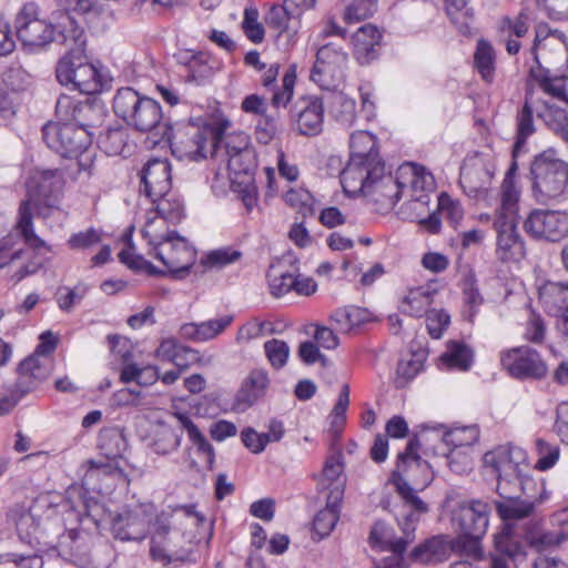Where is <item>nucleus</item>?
Listing matches in <instances>:
<instances>
[{"label": "nucleus", "mask_w": 568, "mask_h": 568, "mask_svg": "<svg viewBox=\"0 0 568 568\" xmlns=\"http://www.w3.org/2000/svg\"><path fill=\"white\" fill-rule=\"evenodd\" d=\"M419 443L413 438L406 449L398 455L397 469L393 471L390 481L398 494L402 505L397 515V524L402 536L396 537L394 529L378 520L371 529L368 541L372 547L390 552H405L416 536V525L422 516L429 511V506L417 494V489L426 488L433 480L430 467L418 455Z\"/></svg>", "instance_id": "f257e3e1"}, {"label": "nucleus", "mask_w": 568, "mask_h": 568, "mask_svg": "<svg viewBox=\"0 0 568 568\" xmlns=\"http://www.w3.org/2000/svg\"><path fill=\"white\" fill-rule=\"evenodd\" d=\"M113 111L136 131H155L160 136L158 141H171V128L163 122L162 108L155 100L131 88H121L113 99Z\"/></svg>", "instance_id": "f03ea898"}, {"label": "nucleus", "mask_w": 568, "mask_h": 568, "mask_svg": "<svg viewBox=\"0 0 568 568\" xmlns=\"http://www.w3.org/2000/svg\"><path fill=\"white\" fill-rule=\"evenodd\" d=\"M489 514V505L478 499L463 501L454 508L452 523L458 531L455 546L466 555L481 556L480 540L487 532Z\"/></svg>", "instance_id": "7ed1b4c3"}, {"label": "nucleus", "mask_w": 568, "mask_h": 568, "mask_svg": "<svg viewBox=\"0 0 568 568\" xmlns=\"http://www.w3.org/2000/svg\"><path fill=\"white\" fill-rule=\"evenodd\" d=\"M531 192L541 204L558 200L568 191V163L547 150L536 155L530 164Z\"/></svg>", "instance_id": "20e7f679"}, {"label": "nucleus", "mask_w": 568, "mask_h": 568, "mask_svg": "<svg viewBox=\"0 0 568 568\" xmlns=\"http://www.w3.org/2000/svg\"><path fill=\"white\" fill-rule=\"evenodd\" d=\"M24 246L32 250L51 247L37 235L33 224V209L31 200H23L18 209L17 220L13 227L0 239V267L18 260L24 252Z\"/></svg>", "instance_id": "39448f33"}, {"label": "nucleus", "mask_w": 568, "mask_h": 568, "mask_svg": "<svg viewBox=\"0 0 568 568\" xmlns=\"http://www.w3.org/2000/svg\"><path fill=\"white\" fill-rule=\"evenodd\" d=\"M55 77L62 85H71L84 94H94L102 89L98 69L88 62L80 49L70 50L59 60Z\"/></svg>", "instance_id": "423d86ee"}, {"label": "nucleus", "mask_w": 568, "mask_h": 568, "mask_svg": "<svg viewBox=\"0 0 568 568\" xmlns=\"http://www.w3.org/2000/svg\"><path fill=\"white\" fill-rule=\"evenodd\" d=\"M348 54L335 43L321 47L311 71V80L323 90H335L346 79Z\"/></svg>", "instance_id": "0eeeda50"}, {"label": "nucleus", "mask_w": 568, "mask_h": 568, "mask_svg": "<svg viewBox=\"0 0 568 568\" xmlns=\"http://www.w3.org/2000/svg\"><path fill=\"white\" fill-rule=\"evenodd\" d=\"M44 143L64 158H73L89 146L90 132L67 121L49 122L42 129Z\"/></svg>", "instance_id": "6e6552de"}, {"label": "nucleus", "mask_w": 568, "mask_h": 568, "mask_svg": "<svg viewBox=\"0 0 568 568\" xmlns=\"http://www.w3.org/2000/svg\"><path fill=\"white\" fill-rule=\"evenodd\" d=\"M495 172L493 158L488 153L468 154L460 168L459 184L463 191L474 199L485 196Z\"/></svg>", "instance_id": "1a4fd4ad"}, {"label": "nucleus", "mask_w": 568, "mask_h": 568, "mask_svg": "<svg viewBox=\"0 0 568 568\" xmlns=\"http://www.w3.org/2000/svg\"><path fill=\"white\" fill-rule=\"evenodd\" d=\"M17 37L24 48L36 50L54 40V27L39 18V7L26 3L16 17Z\"/></svg>", "instance_id": "9d476101"}, {"label": "nucleus", "mask_w": 568, "mask_h": 568, "mask_svg": "<svg viewBox=\"0 0 568 568\" xmlns=\"http://www.w3.org/2000/svg\"><path fill=\"white\" fill-rule=\"evenodd\" d=\"M503 368L517 379H541L548 366L540 354L529 346L514 347L500 354Z\"/></svg>", "instance_id": "9b49d317"}, {"label": "nucleus", "mask_w": 568, "mask_h": 568, "mask_svg": "<svg viewBox=\"0 0 568 568\" xmlns=\"http://www.w3.org/2000/svg\"><path fill=\"white\" fill-rule=\"evenodd\" d=\"M159 260L176 280L184 278L195 262L196 251L179 234L162 243L155 252H149Z\"/></svg>", "instance_id": "f8f14e48"}, {"label": "nucleus", "mask_w": 568, "mask_h": 568, "mask_svg": "<svg viewBox=\"0 0 568 568\" xmlns=\"http://www.w3.org/2000/svg\"><path fill=\"white\" fill-rule=\"evenodd\" d=\"M524 230L534 239L559 242L568 234V213L532 210L524 222Z\"/></svg>", "instance_id": "ddd939ff"}, {"label": "nucleus", "mask_w": 568, "mask_h": 568, "mask_svg": "<svg viewBox=\"0 0 568 568\" xmlns=\"http://www.w3.org/2000/svg\"><path fill=\"white\" fill-rule=\"evenodd\" d=\"M248 136L244 133L223 134L222 150L214 159L224 163L234 175L248 174L254 168V152L248 146Z\"/></svg>", "instance_id": "4468645a"}, {"label": "nucleus", "mask_w": 568, "mask_h": 568, "mask_svg": "<svg viewBox=\"0 0 568 568\" xmlns=\"http://www.w3.org/2000/svg\"><path fill=\"white\" fill-rule=\"evenodd\" d=\"M32 183L38 195L37 203L33 204L31 201L32 209L37 207L39 215L48 217V210L59 207L64 172L62 169L38 171L32 178Z\"/></svg>", "instance_id": "2eb2a0df"}, {"label": "nucleus", "mask_w": 568, "mask_h": 568, "mask_svg": "<svg viewBox=\"0 0 568 568\" xmlns=\"http://www.w3.org/2000/svg\"><path fill=\"white\" fill-rule=\"evenodd\" d=\"M152 508V505H139L114 516L111 520L114 537L121 540H143L149 532Z\"/></svg>", "instance_id": "dca6fc26"}, {"label": "nucleus", "mask_w": 568, "mask_h": 568, "mask_svg": "<svg viewBox=\"0 0 568 568\" xmlns=\"http://www.w3.org/2000/svg\"><path fill=\"white\" fill-rule=\"evenodd\" d=\"M324 109L323 95L302 97L295 102L291 113L294 129L301 135H318L323 130Z\"/></svg>", "instance_id": "f3484780"}, {"label": "nucleus", "mask_w": 568, "mask_h": 568, "mask_svg": "<svg viewBox=\"0 0 568 568\" xmlns=\"http://www.w3.org/2000/svg\"><path fill=\"white\" fill-rule=\"evenodd\" d=\"M223 130L217 126L194 128L185 141H181L182 156L193 161L220 154L223 142Z\"/></svg>", "instance_id": "a211bd4d"}, {"label": "nucleus", "mask_w": 568, "mask_h": 568, "mask_svg": "<svg viewBox=\"0 0 568 568\" xmlns=\"http://www.w3.org/2000/svg\"><path fill=\"white\" fill-rule=\"evenodd\" d=\"M385 164H373L363 160L349 159L341 172V184L346 194L356 196L366 193L372 182L381 176Z\"/></svg>", "instance_id": "6ab92c4d"}, {"label": "nucleus", "mask_w": 568, "mask_h": 568, "mask_svg": "<svg viewBox=\"0 0 568 568\" xmlns=\"http://www.w3.org/2000/svg\"><path fill=\"white\" fill-rule=\"evenodd\" d=\"M55 114L60 121L74 123L89 131L101 123L102 110L88 101H79L69 95H61L55 104Z\"/></svg>", "instance_id": "aec40b11"}, {"label": "nucleus", "mask_w": 568, "mask_h": 568, "mask_svg": "<svg viewBox=\"0 0 568 568\" xmlns=\"http://www.w3.org/2000/svg\"><path fill=\"white\" fill-rule=\"evenodd\" d=\"M484 463L496 475L513 476L514 474H527L529 465L527 453L516 446H499L484 455Z\"/></svg>", "instance_id": "412c9836"}, {"label": "nucleus", "mask_w": 568, "mask_h": 568, "mask_svg": "<svg viewBox=\"0 0 568 568\" xmlns=\"http://www.w3.org/2000/svg\"><path fill=\"white\" fill-rule=\"evenodd\" d=\"M141 191L148 199H159L171 191V165L166 159H151L141 171Z\"/></svg>", "instance_id": "4be33fe9"}, {"label": "nucleus", "mask_w": 568, "mask_h": 568, "mask_svg": "<svg viewBox=\"0 0 568 568\" xmlns=\"http://www.w3.org/2000/svg\"><path fill=\"white\" fill-rule=\"evenodd\" d=\"M404 192L408 191L410 200L428 203V192L434 189V178L424 166L415 163H404L396 171Z\"/></svg>", "instance_id": "5701e85b"}, {"label": "nucleus", "mask_w": 568, "mask_h": 568, "mask_svg": "<svg viewBox=\"0 0 568 568\" xmlns=\"http://www.w3.org/2000/svg\"><path fill=\"white\" fill-rule=\"evenodd\" d=\"M547 498L548 493L545 488L518 497L497 500L495 501V508L500 519L505 523L508 520H521L530 517L536 507Z\"/></svg>", "instance_id": "b1692460"}, {"label": "nucleus", "mask_w": 568, "mask_h": 568, "mask_svg": "<svg viewBox=\"0 0 568 568\" xmlns=\"http://www.w3.org/2000/svg\"><path fill=\"white\" fill-rule=\"evenodd\" d=\"M53 371V358L51 356L31 355L19 365L17 389L22 394L36 389L42 384Z\"/></svg>", "instance_id": "393cba45"}, {"label": "nucleus", "mask_w": 568, "mask_h": 568, "mask_svg": "<svg viewBox=\"0 0 568 568\" xmlns=\"http://www.w3.org/2000/svg\"><path fill=\"white\" fill-rule=\"evenodd\" d=\"M265 23L277 32V42L290 50L297 41L301 22L284 4H274L265 14Z\"/></svg>", "instance_id": "a878e982"}, {"label": "nucleus", "mask_w": 568, "mask_h": 568, "mask_svg": "<svg viewBox=\"0 0 568 568\" xmlns=\"http://www.w3.org/2000/svg\"><path fill=\"white\" fill-rule=\"evenodd\" d=\"M382 31L374 24L359 27L351 37L354 59L361 65H367L379 57Z\"/></svg>", "instance_id": "bb28decb"}, {"label": "nucleus", "mask_w": 568, "mask_h": 568, "mask_svg": "<svg viewBox=\"0 0 568 568\" xmlns=\"http://www.w3.org/2000/svg\"><path fill=\"white\" fill-rule=\"evenodd\" d=\"M518 222L496 219L497 256L503 262H518L525 256V244L517 232Z\"/></svg>", "instance_id": "cd10ccee"}, {"label": "nucleus", "mask_w": 568, "mask_h": 568, "mask_svg": "<svg viewBox=\"0 0 568 568\" xmlns=\"http://www.w3.org/2000/svg\"><path fill=\"white\" fill-rule=\"evenodd\" d=\"M403 193L398 174L396 173L395 176L385 174L384 169L382 175L372 182V187L366 191L365 195L372 197L379 212L386 213L396 205Z\"/></svg>", "instance_id": "c85d7f7f"}, {"label": "nucleus", "mask_w": 568, "mask_h": 568, "mask_svg": "<svg viewBox=\"0 0 568 568\" xmlns=\"http://www.w3.org/2000/svg\"><path fill=\"white\" fill-rule=\"evenodd\" d=\"M278 70L280 67L277 63L271 64L261 80L264 88L273 90L271 104L274 108L286 106L291 102L296 81L295 68L293 67L285 72L281 88H275Z\"/></svg>", "instance_id": "c756f323"}, {"label": "nucleus", "mask_w": 568, "mask_h": 568, "mask_svg": "<svg viewBox=\"0 0 568 568\" xmlns=\"http://www.w3.org/2000/svg\"><path fill=\"white\" fill-rule=\"evenodd\" d=\"M324 105L334 121L342 126L351 128L357 118L355 99L342 91L331 90L323 94Z\"/></svg>", "instance_id": "7c9ffc66"}, {"label": "nucleus", "mask_w": 568, "mask_h": 568, "mask_svg": "<svg viewBox=\"0 0 568 568\" xmlns=\"http://www.w3.org/2000/svg\"><path fill=\"white\" fill-rule=\"evenodd\" d=\"M233 321V315H224L200 323H185L180 327V335L197 343L207 342L221 335Z\"/></svg>", "instance_id": "2f4dec72"}, {"label": "nucleus", "mask_w": 568, "mask_h": 568, "mask_svg": "<svg viewBox=\"0 0 568 568\" xmlns=\"http://www.w3.org/2000/svg\"><path fill=\"white\" fill-rule=\"evenodd\" d=\"M497 476V494L503 498H514L528 493L545 489L542 481H536L527 474H514L513 476L496 475Z\"/></svg>", "instance_id": "473e14b6"}, {"label": "nucleus", "mask_w": 568, "mask_h": 568, "mask_svg": "<svg viewBox=\"0 0 568 568\" xmlns=\"http://www.w3.org/2000/svg\"><path fill=\"white\" fill-rule=\"evenodd\" d=\"M7 516L9 521L16 526L22 541L29 545L38 542L40 525L39 520L31 514L29 506L16 504L9 509Z\"/></svg>", "instance_id": "72a5a7b5"}, {"label": "nucleus", "mask_w": 568, "mask_h": 568, "mask_svg": "<svg viewBox=\"0 0 568 568\" xmlns=\"http://www.w3.org/2000/svg\"><path fill=\"white\" fill-rule=\"evenodd\" d=\"M449 546L443 536H433L415 546L408 555L413 562L423 565L440 562L447 559Z\"/></svg>", "instance_id": "f704fd0d"}, {"label": "nucleus", "mask_w": 568, "mask_h": 568, "mask_svg": "<svg viewBox=\"0 0 568 568\" xmlns=\"http://www.w3.org/2000/svg\"><path fill=\"white\" fill-rule=\"evenodd\" d=\"M349 159L363 160L373 164H385L381 156L377 139L368 131H356L349 138Z\"/></svg>", "instance_id": "c9c22d12"}, {"label": "nucleus", "mask_w": 568, "mask_h": 568, "mask_svg": "<svg viewBox=\"0 0 568 568\" xmlns=\"http://www.w3.org/2000/svg\"><path fill=\"white\" fill-rule=\"evenodd\" d=\"M342 500L341 488L327 496L326 507L321 509L314 517L313 530L320 539L327 537L339 519V503Z\"/></svg>", "instance_id": "e433bc0d"}, {"label": "nucleus", "mask_w": 568, "mask_h": 568, "mask_svg": "<svg viewBox=\"0 0 568 568\" xmlns=\"http://www.w3.org/2000/svg\"><path fill=\"white\" fill-rule=\"evenodd\" d=\"M169 224L166 220L149 210L146 212L145 223L141 230L142 236L146 240L150 252H155L162 243L169 242L171 237L178 235L175 231H169Z\"/></svg>", "instance_id": "4c0bfd02"}, {"label": "nucleus", "mask_w": 568, "mask_h": 568, "mask_svg": "<svg viewBox=\"0 0 568 568\" xmlns=\"http://www.w3.org/2000/svg\"><path fill=\"white\" fill-rule=\"evenodd\" d=\"M436 290L430 285L409 288L407 294L400 302L399 310L402 313L414 317H422L427 314L433 303Z\"/></svg>", "instance_id": "58836bf2"}, {"label": "nucleus", "mask_w": 568, "mask_h": 568, "mask_svg": "<svg viewBox=\"0 0 568 568\" xmlns=\"http://www.w3.org/2000/svg\"><path fill=\"white\" fill-rule=\"evenodd\" d=\"M516 166V162H514L501 184L500 207L497 211L496 219L503 221L518 222L519 191L510 178Z\"/></svg>", "instance_id": "ea45409f"}, {"label": "nucleus", "mask_w": 568, "mask_h": 568, "mask_svg": "<svg viewBox=\"0 0 568 568\" xmlns=\"http://www.w3.org/2000/svg\"><path fill=\"white\" fill-rule=\"evenodd\" d=\"M539 301L544 308L557 315L568 308V283L546 282L539 288Z\"/></svg>", "instance_id": "a19ab883"}, {"label": "nucleus", "mask_w": 568, "mask_h": 568, "mask_svg": "<svg viewBox=\"0 0 568 568\" xmlns=\"http://www.w3.org/2000/svg\"><path fill=\"white\" fill-rule=\"evenodd\" d=\"M174 417L179 423H181V428L185 429L189 439L196 448V453L204 458L209 468L212 469L215 460L214 447L207 442L206 437L193 423L189 415L184 413H175Z\"/></svg>", "instance_id": "79ce46f5"}, {"label": "nucleus", "mask_w": 568, "mask_h": 568, "mask_svg": "<svg viewBox=\"0 0 568 568\" xmlns=\"http://www.w3.org/2000/svg\"><path fill=\"white\" fill-rule=\"evenodd\" d=\"M474 353L464 342L450 341L440 356V363L448 369L466 372L471 367Z\"/></svg>", "instance_id": "37998d69"}, {"label": "nucleus", "mask_w": 568, "mask_h": 568, "mask_svg": "<svg viewBox=\"0 0 568 568\" xmlns=\"http://www.w3.org/2000/svg\"><path fill=\"white\" fill-rule=\"evenodd\" d=\"M524 539L531 549L542 552L559 546L565 536L561 532L546 530L538 523H534L526 528Z\"/></svg>", "instance_id": "c03bdc74"}, {"label": "nucleus", "mask_w": 568, "mask_h": 568, "mask_svg": "<svg viewBox=\"0 0 568 568\" xmlns=\"http://www.w3.org/2000/svg\"><path fill=\"white\" fill-rule=\"evenodd\" d=\"M57 550L67 560H82L88 554L85 537L77 529H70L59 537Z\"/></svg>", "instance_id": "a18cd8bd"}, {"label": "nucleus", "mask_w": 568, "mask_h": 568, "mask_svg": "<svg viewBox=\"0 0 568 568\" xmlns=\"http://www.w3.org/2000/svg\"><path fill=\"white\" fill-rule=\"evenodd\" d=\"M181 423L178 427L160 423L154 432L152 448L159 455H168L180 447L182 433Z\"/></svg>", "instance_id": "49530a36"}, {"label": "nucleus", "mask_w": 568, "mask_h": 568, "mask_svg": "<svg viewBox=\"0 0 568 568\" xmlns=\"http://www.w3.org/2000/svg\"><path fill=\"white\" fill-rule=\"evenodd\" d=\"M530 78L534 79L540 89L550 97L568 105V95L566 93L565 79L550 77L549 71L540 65L530 69Z\"/></svg>", "instance_id": "de8ad7c7"}, {"label": "nucleus", "mask_w": 568, "mask_h": 568, "mask_svg": "<svg viewBox=\"0 0 568 568\" xmlns=\"http://www.w3.org/2000/svg\"><path fill=\"white\" fill-rule=\"evenodd\" d=\"M542 105V110L538 111V116L568 144V113L566 109L547 101Z\"/></svg>", "instance_id": "09e8293b"}, {"label": "nucleus", "mask_w": 568, "mask_h": 568, "mask_svg": "<svg viewBox=\"0 0 568 568\" xmlns=\"http://www.w3.org/2000/svg\"><path fill=\"white\" fill-rule=\"evenodd\" d=\"M153 204L151 211L171 224L179 223L184 216V206L180 197L171 191L159 199H149Z\"/></svg>", "instance_id": "8fccbe9b"}, {"label": "nucleus", "mask_w": 568, "mask_h": 568, "mask_svg": "<svg viewBox=\"0 0 568 568\" xmlns=\"http://www.w3.org/2000/svg\"><path fill=\"white\" fill-rule=\"evenodd\" d=\"M160 379L156 366H139L136 363H125L120 371V382L129 384L135 382L139 386H151Z\"/></svg>", "instance_id": "3c124183"}, {"label": "nucleus", "mask_w": 568, "mask_h": 568, "mask_svg": "<svg viewBox=\"0 0 568 568\" xmlns=\"http://www.w3.org/2000/svg\"><path fill=\"white\" fill-rule=\"evenodd\" d=\"M535 132L532 120V108L530 105L529 93H526V100L521 110L517 113V138L513 149V156L516 158L525 148L527 139Z\"/></svg>", "instance_id": "603ef678"}, {"label": "nucleus", "mask_w": 568, "mask_h": 568, "mask_svg": "<svg viewBox=\"0 0 568 568\" xmlns=\"http://www.w3.org/2000/svg\"><path fill=\"white\" fill-rule=\"evenodd\" d=\"M266 277L271 294L275 297H281L294 288V273L285 271L280 262L271 264Z\"/></svg>", "instance_id": "864d4df0"}, {"label": "nucleus", "mask_w": 568, "mask_h": 568, "mask_svg": "<svg viewBox=\"0 0 568 568\" xmlns=\"http://www.w3.org/2000/svg\"><path fill=\"white\" fill-rule=\"evenodd\" d=\"M99 448L103 456L114 460L121 457L126 449L125 437L118 428L103 429L99 436Z\"/></svg>", "instance_id": "5fc2aeb1"}, {"label": "nucleus", "mask_w": 568, "mask_h": 568, "mask_svg": "<svg viewBox=\"0 0 568 568\" xmlns=\"http://www.w3.org/2000/svg\"><path fill=\"white\" fill-rule=\"evenodd\" d=\"M343 470L344 466L339 456L333 455L326 459L320 484L324 489H329L328 495H333L337 488H341L342 496L344 495L345 479Z\"/></svg>", "instance_id": "6e6d98bb"}, {"label": "nucleus", "mask_w": 568, "mask_h": 568, "mask_svg": "<svg viewBox=\"0 0 568 568\" xmlns=\"http://www.w3.org/2000/svg\"><path fill=\"white\" fill-rule=\"evenodd\" d=\"M474 62L483 80L491 82L495 73V51L488 41L480 39L477 42Z\"/></svg>", "instance_id": "4d7b16f0"}, {"label": "nucleus", "mask_w": 568, "mask_h": 568, "mask_svg": "<svg viewBox=\"0 0 568 568\" xmlns=\"http://www.w3.org/2000/svg\"><path fill=\"white\" fill-rule=\"evenodd\" d=\"M268 376L265 371L254 369L250 373L242 388V399L248 404H253L263 396L268 387Z\"/></svg>", "instance_id": "13d9d810"}, {"label": "nucleus", "mask_w": 568, "mask_h": 568, "mask_svg": "<svg viewBox=\"0 0 568 568\" xmlns=\"http://www.w3.org/2000/svg\"><path fill=\"white\" fill-rule=\"evenodd\" d=\"M479 428L477 425L455 427L444 434L446 445L453 446V449L470 447L479 439Z\"/></svg>", "instance_id": "bf43d9fd"}, {"label": "nucleus", "mask_w": 568, "mask_h": 568, "mask_svg": "<svg viewBox=\"0 0 568 568\" xmlns=\"http://www.w3.org/2000/svg\"><path fill=\"white\" fill-rule=\"evenodd\" d=\"M365 320V311L356 306L339 308L332 315V321L335 323V329L342 333L349 332L353 327L364 323Z\"/></svg>", "instance_id": "052dcab7"}, {"label": "nucleus", "mask_w": 568, "mask_h": 568, "mask_svg": "<svg viewBox=\"0 0 568 568\" xmlns=\"http://www.w3.org/2000/svg\"><path fill=\"white\" fill-rule=\"evenodd\" d=\"M345 10L343 19L347 23H355L372 17L377 10V0H344Z\"/></svg>", "instance_id": "680f3d73"}, {"label": "nucleus", "mask_w": 568, "mask_h": 568, "mask_svg": "<svg viewBox=\"0 0 568 568\" xmlns=\"http://www.w3.org/2000/svg\"><path fill=\"white\" fill-rule=\"evenodd\" d=\"M112 402L118 407L149 408L151 403L145 393L136 387H123L112 395Z\"/></svg>", "instance_id": "e2e57ef3"}, {"label": "nucleus", "mask_w": 568, "mask_h": 568, "mask_svg": "<svg viewBox=\"0 0 568 568\" xmlns=\"http://www.w3.org/2000/svg\"><path fill=\"white\" fill-rule=\"evenodd\" d=\"M89 292V285L79 282L72 288L68 286L59 287L55 294L59 308L63 312H71Z\"/></svg>", "instance_id": "0e129e2a"}, {"label": "nucleus", "mask_w": 568, "mask_h": 568, "mask_svg": "<svg viewBox=\"0 0 568 568\" xmlns=\"http://www.w3.org/2000/svg\"><path fill=\"white\" fill-rule=\"evenodd\" d=\"M287 205L295 209L304 217L314 214V197L304 187H292L284 194Z\"/></svg>", "instance_id": "69168bd1"}, {"label": "nucleus", "mask_w": 568, "mask_h": 568, "mask_svg": "<svg viewBox=\"0 0 568 568\" xmlns=\"http://www.w3.org/2000/svg\"><path fill=\"white\" fill-rule=\"evenodd\" d=\"M186 69L189 72V80L197 83L206 80L214 72V67L211 63V57L205 52L193 54L186 62Z\"/></svg>", "instance_id": "338daca9"}, {"label": "nucleus", "mask_w": 568, "mask_h": 568, "mask_svg": "<svg viewBox=\"0 0 568 568\" xmlns=\"http://www.w3.org/2000/svg\"><path fill=\"white\" fill-rule=\"evenodd\" d=\"M437 211L439 216L453 227H456L464 217V209L460 202L447 193H442L438 196Z\"/></svg>", "instance_id": "774afa93"}]
</instances>
